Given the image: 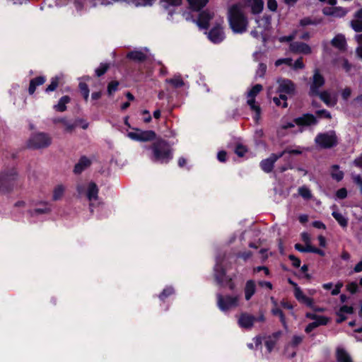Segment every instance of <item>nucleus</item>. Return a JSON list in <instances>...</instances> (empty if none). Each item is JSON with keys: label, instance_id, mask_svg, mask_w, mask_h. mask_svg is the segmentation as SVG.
Returning a JSON list of instances; mask_svg holds the SVG:
<instances>
[{"label": "nucleus", "instance_id": "1", "mask_svg": "<svg viewBox=\"0 0 362 362\" xmlns=\"http://www.w3.org/2000/svg\"><path fill=\"white\" fill-rule=\"evenodd\" d=\"M223 23V17L208 10L200 13L197 21V25L201 29H207L210 25L213 26L207 34L209 39L214 43H219L224 40Z\"/></svg>", "mask_w": 362, "mask_h": 362}, {"label": "nucleus", "instance_id": "27", "mask_svg": "<svg viewBox=\"0 0 362 362\" xmlns=\"http://www.w3.org/2000/svg\"><path fill=\"white\" fill-rule=\"evenodd\" d=\"M163 7L168 11V19L172 18L173 13H171V7H177L181 5L182 0H160Z\"/></svg>", "mask_w": 362, "mask_h": 362}, {"label": "nucleus", "instance_id": "43", "mask_svg": "<svg viewBox=\"0 0 362 362\" xmlns=\"http://www.w3.org/2000/svg\"><path fill=\"white\" fill-rule=\"evenodd\" d=\"M59 79H60V78L58 76L53 78L51 81L50 84L46 88V91L47 92L54 91L58 86Z\"/></svg>", "mask_w": 362, "mask_h": 362}, {"label": "nucleus", "instance_id": "37", "mask_svg": "<svg viewBox=\"0 0 362 362\" xmlns=\"http://www.w3.org/2000/svg\"><path fill=\"white\" fill-rule=\"evenodd\" d=\"M65 187L62 185H57L53 191L52 198L54 200H59L64 195Z\"/></svg>", "mask_w": 362, "mask_h": 362}, {"label": "nucleus", "instance_id": "44", "mask_svg": "<svg viewBox=\"0 0 362 362\" xmlns=\"http://www.w3.org/2000/svg\"><path fill=\"white\" fill-rule=\"evenodd\" d=\"M224 275V272L222 271V269L220 265L218 264H216V267H215V276H216V279L219 281V282H223V276Z\"/></svg>", "mask_w": 362, "mask_h": 362}, {"label": "nucleus", "instance_id": "23", "mask_svg": "<svg viewBox=\"0 0 362 362\" xmlns=\"http://www.w3.org/2000/svg\"><path fill=\"white\" fill-rule=\"evenodd\" d=\"M148 50L147 49L134 50L129 52L127 57L135 61H143L148 56Z\"/></svg>", "mask_w": 362, "mask_h": 362}, {"label": "nucleus", "instance_id": "41", "mask_svg": "<svg viewBox=\"0 0 362 362\" xmlns=\"http://www.w3.org/2000/svg\"><path fill=\"white\" fill-rule=\"evenodd\" d=\"M298 193L305 199H309L312 197L310 190L305 186L300 187L298 189Z\"/></svg>", "mask_w": 362, "mask_h": 362}, {"label": "nucleus", "instance_id": "19", "mask_svg": "<svg viewBox=\"0 0 362 362\" xmlns=\"http://www.w3.org/2000/svg\"><path fill=\"white\" fill-rule=\"evenodd\" d=\"M350 25L354 31L362 32V8L355 12Z\"/></svg>", "mask_w": 362, "mask_h": 362}, {"label": "nucleus", "instance_id": "28", "mask_svg": "<svg viewBox=\"0 0 362 362\" xmlns=\"http://www.w3.org/2000/svg\"><path fill=\"white\" fill-rule=\"evenodd\" d=\"M189 8L194 11H199L204 7L209 0H187Z\"/></svg>", "mask_w": 362, "mask_h": 362}, {"label": "nucleus", "instance_id": "31", "mask_svg": "<svg viewBox=\"0 0 362 362\" xmlns=\"http://www.w3.org/2000/svg\"><path fill=\"white\" fill-rule=\"evenodd\" d=\"M337 358L338 362H352L349 354L341 348L337 349Z\"/></svg>", "mask_w": 362, "mask_h": 362}, {"label": "nucleus", "instance_id": "60", "mask_svg": "<svg viewBox=\"0 0 362 362\" xmlns=\"http://www.w3.org/2000/svg\"><path fill=\"white\" fill-rule=\"evenodd\" d=\"M15 208L17 209H28V204L26 203V202L25 201H18L16 204H15Z\"/></svg>", "mask_w": 362, "mask_h": 362}, {"label": "nucleus", "instance_id": "14", "mask_svg": "<svg viewBox=\"0 0 362 362\" xmlns=\"http://www.w3.org/2000/svg\"><path fill=\"white\" fill-rule=\"evenodd\" d=\"M285 155V152H281L279 154H272L269 158L263 160L260 165L262 169L266 172H271L273 169L274 163L277 160L278 158L284 156Z\"/></svg>", "mask_w": 362, "mask_h": 362}, {"label": "nucleus", "instance_id": "3", "mask_svg": "<svg viewBox=\"0 0 362 362\" xmlns=\"http://www.w3.org/2000/svg\"><path fill=\"white\" fill-rule=\"evenodd\" d=\"M295 92L294 83L288 79H279L277 81L276 86L269 87L267 90L268 97H272L274 94L279 95L283 100V105L288 106V95H291Z\"/></svg>", "mask_w": 362, "mask_h": 362}, {"label": "nucleus", "instance_id": "49", "mask_svg": "<svg viewBox=\"0 0 362 362\" xmlns=\"http://www.w3.org/2000/svg\"><path fill=\"white\" fill-rule=\"evenodd\" d=\"M281 64H286L290 66L292 65V59L291 58H283L275 62L276 66H279Z\"/></svg>", "mask_w": 362, "mask_h": 362}, {"label": "nucleus", "instance_id": "51", "mask_svg": "<svg viewBox=\"0 0 362 362\" xmlns=\"http://www.w3.org/2000/svg\"><path fill=\"white\" fill-rule=\"evenodd\" d=\"M108 69V66L107 64H101L98 69H95V74L98 76H100L104 74Z\"/></svg>", "mask_w": 362, "mask_h": 362}, {"label": "nucleus", "instance_id": "56", "mask_svg": "<svg viewBox=\"0 0 362 362\" xmlns=\"http://www.w3.org/2000/svg\"><path fill=\"white\" fill-rule=\"evenodd\" d=\"M346 288L350 293H354L358 290V285L356 282H351L347 284Z\"/></svg>", "mask_w": 362, "mask_h": 362}, {"label": "nucleus", "instance_id": "57", "mask_svg": "<svg viewBox=\"0 0 362 362\" xmlns=\"http://www.w3.org/2000/svg\"><path fill=\"white\" fill-rule=\"evenodd\" d=\"M293 69H303L304 67V64L303 62L302 58L297 59L292 65L291 66Z\"/></svg>", "mask_w": 362, "mask_h": 362}, {"label": "nucleus", "instance_id": "47", "mask_svg": "<svg viewBox=\"0 0 362 362\" xmlns=\"http://www.w3.org/2000/svg\"><path fill=\"white\" fill-rule=\"evenodd\" d=\"M79 88L84 97V99L87 100L89 96V89L88 88V86L84 83H80Z\"/></svg>", "mask_w": 362, "mask_h": 362}, {"label": "nucleus", "instance_id": "15", "mask_svg": "<svg viewBox=\"0 0 362 362\" xmlns=\"http://www.w3.org/2000/svg\"><path fill=\"white\" fill-rule=\"evenodd\" d=\"M256 23L258 28L261 30L259 33H262L264 30H267L270 28L271 18L269 16H263L262 18L256 19ZM251 35L254 37H257L259 36V31L252 30Z\"/></svg>", "mask_w": 362, "mask_h": 362}, {"label": "nucleus", "instance_id": "50", "mask_svg": "<svg viewBox=\"0 0 362 362\" xmlns=\"http://www.w3.org/2000/svg\"><path fill=\"white\" fill-rule=\"evenodd\" d=\"M174 292L173 288L171 287H167L165 288L163 292L160 293L159 298L161 300H164L166 297L169 296L170 295L173 294Z\"/></svg>", "mask_w": 362, "mask_h": 362}, {"label": "nucleus", "instance_id": "21", "mask_svg": "<svg viewBox=\"0 0 362 362\" xmlns=\"http://www.w3.org/2000/svg\"><path fill=\"white\" fill-rule=\"evenodd\" d=\"M51 211V206L47 203H43L41 206L36 207L33 210L28 209L27 212L31 216H37L40 214H48Z\"/></svg>", "mask_w": 362, "mask_h": 362}, {"label": "nucleus", "instance_id": "25", "mask_svg": "<svg viewBox=\"0 0 362 362\" xmlns=\"http://www.w3.org/2000/svg\"><path fill=\"white\" fill-rule=\"evenodd\" d=\"M332 45L340 50H344L346 46V38L341 34L337 35L332 40Z\"/></svg>", "mask_w": 362, "mask_h": 362}, {"label": "nucleus", "instance_id": "22", "mask_svg": "<svg viewBox=\"0 0 362 362\" xmlns=\"http://www.w3.org/2000/svg\"><path fill=\"white\" fill-rule=\"evenodd\" d=\"M91 163L92 161L90 158L86 156L81 157L74 167V173H81L85 169L88 168L91 165Z\"/></svg>", "mask_w": 362, "mask_h": 362}, {"label": "nucleus", "instance_id": "38", "mask_svg": "<svg viewBox=\"0 0 362 362\" xmlns=\"http://www.w3.org/2000/svg\"><path fill=\"white\" fill-rule=\"evenodd\" d=\"M355 40L358 43V47L356 49L357 56L362 59V34L356 35Z\"/></svg>", "mask_w": 362, "mask_h": 362}, {"label": "nucleus", "instance_id": "53", "mask_svg": "<svg viewBox=\"0 0 362 362\" xmlns=\"http://www.w3.org/2000/svg\"><path fill=\"white\" fill-rule=\"evenodd\" d=\"M266 70H267L266 65H264L263 64H260L258 66L257 71H256V75L259 77H262L265 74Z\"/></svg>", "mask_w": 362, "mask_h": 362}, {"label": "nucleus", "instance_id": "4", "mask_svg": "<svg viewBox=\"0 0 362 362\" xmlns=\"http://www.w3.org/2000/svg\"><path fill=\"white\" fill-rule=\"evenodd\" d=\"M263 87L260 84H256L250 88L246 93V103L250 110L254 113V119L257 122L260 118L261 108L256 102L255 98L262 90Z\"/></svg>", "mask_w": 362, "mask_h": 362}, {"label": "nucleus", "instance_id": "42", "mask_svg": "<svg viewBox=\"0 0 362 362\" xmlns=\"http://www.w3.org/2000/svg\"><path fill=\"white\" fill-rule=\"evenodd\" d=\"M166 82L172 84L175 88H179L184 85L182 79L180 76L166 80Z\"/></svg>", "mask_w": 362, "mask_h": 362}, {"label": "nucleus", "instance_id": "35", "mask_svg": "<svg viewBox=\"0 0 362 362\" xmlns=\"http://www.w3.org/2000/svg\"><path fill=\"white\" fill-rule=\"evenodd\" d=\"M331 175L333 179L336 180L337 181H340L344 177V173L341 170H339L338 165H333L331 169Z\"/></svg>", "mask_w": 362, "mask_h": 362}, {"label": "nucleus", "instance_id": "46", "mask_svg": "<svg viewBox=\"0 0 362 362\" xmlns=\"http://www.w3.org/2000/svg\"><path fill=\"white\" fill-rule=\"evenodd\" d=\"M352 313H353V308L351 306L344 305L337 312V315L351 314Z\"/></svg>", "mask_w": 362, "mask_h": 362}, {"label": "nucleus", "instance_id": "7", "mask_svg": "<svg viewBox=\"0 0 362 362\" xmlns=\"http://www.w3.org/2000/svg\"><path fill=\"white\" fill-rule=\"evenodd\" d=\"M240 298L238 296H225L217 295V305L218 308L226 312L230 309L239 305Z\"/></svg>", "mask_w": 362, "mask_h": 362}, {"label": "nucleus", "instance_id": "48", "mask_svg": "<svg viewBox=\"0 0 362 362\" xmlns=\"http://www.w3.org/2000/svg\"><path fill=\"white\" fill-rule=\"evenodd\" d=\"M119 83L117 81H112L107 86V93L110 95H112L117 89Z\"/></svg>", "mask_w": 362, "mask_h": 362}, {"label": "nucleus", "instance_id": "18", "mask_svg": "<svg viewBox=\"0 0 362 362\" xmlns=\"http://www.w3.org/2000/svg\"><path fill=\"white\" fill-rule=\"evenodd\" d=\"M245 6H248L251 9L253 14H257L262 12L264 7V1L262 0H247L245 3H241Z\"/></svg>", "mask_w": 362, "mask_h": 362}, {"label": "nucleus", "instance_id": "36", "mask_svg": "<svg viewBox=\"0 0 362 362\" xmlns=\"http://www.w3.org/2000/svg\"><path fill=\"white\" fill-rule=\"evenodd\" d=\"M90 1L92 4V6H95L98 4L107 6L109 4H112L113 3L122 2V1H128L129 3H130L129 1V0H90Z\"/></svg>", "mask_w": 362, "mask_h": 362}, {"label": "nucleus", "instance_id": "12", "mask_svg": "<svg viewBox=\"0 0 362 362\" xmlns=\"http://www.w3.org/2000/svg\"><path fill=\"white\" fill-rule=\"evenodd\" d=\"M316 123L315 118L311 115H305L303 117L296 118L293 122H287L282 124V129L293 127L295 124L298 126H310Z\"/></svg>", "mask_w": 362, "mask_h": 362}, {"label": "nucleus", "instance_id": "24", "mask_svg": "<svg viewBox=\"0 0 362 362\" xmlns=\"http://www.w3.org/2000/svg\"><path fill=\"white\" fill-rule=\"evenodd\" d=\"M256 291V285L254 281L249 280L246 282L245 287L244 289L245 298L246 300H249Z\"/></svg>", "mask_w": 362, "mask_h": 362}, {"label": "nucleus", "instance_id": "64", "mask_svg": "<svg viewBox=\"0 0 362 362\" xmlns=\"http://www.w3.org/2000/svg\"><path fill=\"white\" fill-rule=\"evenodd\" d=\"M343 286V284L341 282L337 283L335 287L332 291V295L335 296L339 293L341 288Z\"/></svg>", "mask_w": 362, "mask_h": 362}, {"label": "nucleus", "instance_id": "9", "mask_svg": "<svg viewBox=\"0 0 362 362\" xmlns=\"http://www.w3.org/2000/svg\"><path fill=\"white\" fill-rule=\"evenodd\" d=\"M264 320V317L263 315H260L259 317H255L252 315L243 313L239 315L238 319V324L241 328L250 329L253 327L256 321L263 322Z\"/></svg>", "mask_w": 362, "mask_h": 362}, {"label": "nucleus", "instance_id": "6", "mask_svg": "<svg viewBox=\"0 0 362 362\" xmlns=\"http://www.w3.org/2000/svg\"><path fill=\"white\" fill-rule=\"evenodd\" d=\"M52 143V138L46 133L39 132L33 134L28 141V146L30 148H43L48 147Z\"/></svg>", "mask_w": 362, "mask_h": 362}, {"label": "nucleus", "instance_id": "11", "mask_svg": "<svg viewBox=\"0 0 362 362\" xmlns=\"http://www.w3.org/2000/svg\"><path fill=\"white\" fill-rule=\"evenodd\" d=\"M316 144L321 148H330L337 144V139L333 132L319 134L315 138Z\"/></svg>", "mask_w": 362, "mask_h": 362}, {"label": "nucleus", "instance_id": "63", "mask_svg": "<svg viewBox=\"0 0 362 362\" xmlns=\"http://www.w3.org/2000/svg\"><path fill=\"white\" fill-rule=\"evenodd\" d=\"M63 124L64 125L65 131L68 132H72L75 128V125L74 124H71L67 121H64Z\"/></svg>", "mask_w": 362, "mask_h": 362}, {"label": "nucleus", "instance_id": "8", "mask_svg": "<svg viewBox=\"0 0 362 362\" xmlns=\"http://www.w3.org/2000/svg\"><path fill=\"white\" fill-rule=\"evenodd\" d=\"M16 177L17 172L14 169L2 173L0 175V192L8 191Z\"/></svg>", "mask_w": 362, "mask_h": 362}, {"label": "nucleus", "instance_id": "62", "mask_svg": "<svg viewBox=\"0 0 362 362\" xmlns=\"http://www.w3.org/2000/svg\"><path fill=\"white\" fill-rule=\"evenodd\" d=\"M337 197L339 199H344L347 195V192L345 188H341L337 192Z\"/></svg>", "mask_w": 362, "mask_h": 362}, {"label": "nucleus", "instance_id": "26", "mask_svg": "<svg viewBox=\"0 0 362 362\" xmlns=\"http://www.w3.org/2000/svg\"><path fill=\"white\" fill-rule=\"evenodd\" d=\"M86 195L88 200L92 203L97 200L98 188L94 183H89L86 187Z\"/></svg>", "mask_w": 362, "mask_h": 362}, {"label": "nucleus", "instance_id": "10", "mask_svg": "<svg viewBox=\"0 0 362 362\" xmlns=\"http://www.w3.org/2000/svg\"><path fill=\"white\" fill-rule=\"evenodd\" d=\"M127 136L134 141L145 142L153 140L156 138V133L152 130L143 131L136 129L134 132H128Z\"/></svg>", "mask_w": 362, "mask_h": 362}, {"label": "nucleus", "instance_id": "52", "mask_svg": "<svg viewBox=\"0 0 362 362\" xmlns=\"http://www.w3.org/2000/svg\"><path fill=\"white\" fill-rule=\"evenodd\" d=\"M235 152L239 157H243L247 152V148L243 145H238L236 147Z\"/></svg>", "mask_w": 362, "mask_h": 362}, {"label": "nucleus", "instance_id": "29", "mask_svg": "<svg viewBox=\"0 0 362 362\" xmlns=\"http://www.w3.org/2000/svg\"><path fill=\"white\" fill-rule=\"evenodd\" d=\"M45 81V78L43 76L37 77L30 81L28 91L30 94H33L37 86L42 85Z\"/></svg>", "mask_w": 362, "mask_h": 362}, {"label": "nucleus", "instance_id": "32", "mask_svg": "<svg viewBox=\"0 0 362 362\" xmlns=\"http://www.w3.org/2000/svg\"><path fill=\"white\" fill-rule=\"evenodd\" d=\"M280 334H281L280 332H276V333L274 334L273 335L269 336L267 338L265 344H266V346H267L269 352H270L272 350V349L274 348Z\"/></svg>", "mask_w": 362, "mask_h": 362}, {"label": "nucleus", "instance_id": "55", "mask_svg": "<svg viewBox=\"0 0 362 362\" xmlns=\"http://www.w3.org/2000/svg\"><path fill=\"white\" fill-rule=\"evenodd\" d=\"M253 341L254 344L251 343L247 344L248 348L250 349H253L255 347L257 348L259 346L261 345L262 343L261 339L258 337H255L253 339Z\"/></svg>", "mask_w": 362, "mask_h": 362}, {"label": "nucleus", "instance_id": "17", "mask_svg": "<svg viewBox=\"0 0 362 362\" xmlns=\"http://www.w3.org/2000/svg\"><path fill=\"white\" fill-rule=\"evenodd\" d=\"M290 50L292 52L303 54H309L312 52L311 47L303 42H295L290 45Z\"/></svg>", "mask_w": 362, "mask_h": 362}, {"label": "nucleus", "instance_id": "5", "mask_svg": "<svg viewBox=\"0 0 362 362\" xmlns=\"http://www.w3.org/2000/svg\"><path fill=\"white\" fill-rule=\"evenodd\" d=\"M153 160L159 163H167L172 158L170 149L166 142L158 141L153 146Z\"/></svg>", "mask_w": 362, "mask_h": 362}, {"label": "nucleus", "instance_id": "30", "mask_svg": "<svg viewBox=\"0 0 362 362\" xmlns=\"http://www.w3.org/2000/svg\"><path fill=\"white\" fill-rule=\"evenodd\" d=\"M328 322V318L327 317H318V321H314L312 323H310L308 325V326L305 327V332H310L312 330H313L315 328L320 325H326Z\"/></svg>", "mask_w": 362, "mask_h": 362}, {"label": "nucleus", "instance_id": "33", "mask_svg": "<svg viewBox=\"0 0 362 362\" xmlns=\"http://www.w3.org/2000/svg\"><path fill=\"white\" fill-rule=\"evenodd\" d=\"M70 101L69 97L65 95L60 98L58 103L54 106V108L58 112H64L66 110V105Z\"/></svg>", "mask_w": 362, "mask_h": 362}, {"label": "nucleus", "instance_id": "61", "mask_svg": "<svg viewBox=\"0 0 362 362\" xmlns=\"http://www.w3.org/2000/svg\"><path fill=\"white\" fill-rule=\"evenodd\" d=\"M271 98H272V100H273L274 103L276 104V105L282 107H285L283 105V100L281 99V97L279 95V96H276V95H273Z\"/></svg>", "mask_w": 362, "mask_h": 362}, {"label": "nucleus", "instance_id": "54", "mask_svg": "<svg viewBox=\"0 0 362 362\" xmlns=\"http://www.w3.org/2000/svg\"><path fill=\"white\" fill-rule=\"evenodd\" d=\"M351 95V90L349 88H345L341 90V95L343 100H347Z\"/></svg>", "mask_w": 362, "mask_h": 362}, {"label": "nucleus", "instance_id": "13", "mask_svg": "<svg viewBox=\"0 0 362 362\" xmlns=\"http://www.w3.org/2000/svg\"><path fill=\"white\" fill-rule=\"evenodd\" d=\"M325 84V78L324 77L319 73L317 70H316L313 76L312 82L310 86V94L312 96L317 95L320 93L319 90L320 88H321Z\"/></svg>", "mask_w": 362, "mask_h": 362}, {"label": "nucleus", "instance_id": "34", "mask_svg": "<svg viewBox=\"0 0 362 362\" xmlns=\"http://www.w3.org/2000/svg\"><path fill=\"white\" fill-rule=\"evenodd\" d=\"M272 302H273V303L274 305V308H272V314L274 315L279 316L280 320H281V322H282V324H283V325H284V327L285 328H286L287 325H286L285 317H284V315L282 311L276 307L277 304H276V301L274 300L273 298H272Z\"/></svg>", "mask_w": 362, "mask_h": 362}, {"label": "nucleus", "instance_id": "45", "mask_svg": "<svg viewBox=\"0 0 362 362\" xmlns=\"http://www.w3.org/2000/svg\"><path fill=\"white\" fill-rule=\"evenodd\" d=\"M154 0H135L133 1L132 3L135 6H150L153 4Z\"/></svg>", "mask_w": 362, "mask_h": 362}, {"label": "nucleus", "instance_id": "16", "mask_svg": "<svg viewBox=\"0 0 362 362\" xmlns=\"http://www.w3.org/2000/svg\"><path fill=\"white\" fill-rule=\"evenodd\" d=\"M319 98L329 107H333L337 104V95L334 93H331L328 90L320 92L317 95Z\"/></svg>", "mask_w": 362, "mask_h": 362}, {"label": "nucleus", "instance_id": "59", "mask_svg": "<svg viewBox=\"0 0 362 362\" xmlns=\"http://www.w3.org/2000/svg\"><path fill=\"white\" fill-rule=\"evenodd\" d=\"M296 35V32H293L292 34L289 35L288 36H284L279 38L280 42H289L293 40Z\"/></svg>", "mask_w": 362, "mask_h": 362}, {"label": "nucleus", "instance_id": "58", "mask_svg": "<svg viewBox=\"0 0 362 362\" xmlns=\"http://www.w3.org/2000/svg\"><path fill=\"white\" fill-rule=\"evenodd\" d=\"M267 7L272 11H275L277 8V2L276 0H268Z\"/></svg>", "mask_w": 362, "mask_h": 362}, {"label": "nucleus", "instance_id": "20", "mask_svg": "<svg viewBox=\"0 0 362 362\" xmlns=\"http://www.w3.org/2000/svg\"><path fill=\"white\" fill-rule=\"evenodd\" d=\"M294 296L296 298L300 303H305L310 308H314L313 300L309 297H307L301 291L300 287H296L294 291Z\"/></svg>", "mask_w": 362, "mask_h": 362}, {"label": "nucleus", "instance_id": "39", "mask_svg": "<svg viewBox=\"0 0 362 362\" xmlns=\"http://www.w3.org/2000/svg\"><path fill=\"white\" fill-rule=\"evenodd\" d=\"M332 16L341 18L347 13V11L342 7L332 8Z\"/></svg>", "mask_w": 362, "mask_h": 362}, {"label": "nucleus", "instance_id": "2", "mask_svg": "<svg viewBox=\"0 0 362 362\" xmlns=\"http://www.w3.org/2000/svg\"><path fill=\"white\" fill-rule=\"evenodd\" d=\"M228 20L233 33H245L247 29L248 21L244 13V5L237 4L230 7L228 12Z\"/></svg>", "mask_w": 362, "mask_h": 362}, {"label": "nucleus", "instance_id": "40", "mask_svg": "<svg viewBox=\"0 0 362 362\" xmlns=\"http://www.w3.org/2000/svg\"><path fill=\"white\" fill-rule=\"evenodd\" d=\"M333 217L338 221V223L340 224V226L345 227L347 225V220L346 218L340 213L337 211L332 212Z\"/></svg>", "mask_w": 362, "mask_h": 362}]
</instances>
